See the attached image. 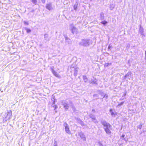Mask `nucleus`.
Instances as JSON below:
<instances>
[{"label":"nucleus","instance_id":"bb28decb","mask_svg":"<svg viewBox=\"0 0 146 146\" xmlns=\"http://www.w3.org/2000/svg\"><path fill=\"white\" fill-rule=\"evenodd\" d=\"M64 107L66 110H67L68 109L69 106H68V104L66 106H64Z\"/></svg>","mask_w":146,"mask_h":146},{"label":"nucleus","instance_id":"e433bc0d","mask_svg":"<svg viewBox=\"0 0 146 146\" xmlns=\"http://www.w3.org/2000/svg\"><path fill=\"white\" fill-rule=\"evenodd\" d=\"M123 140L126 141H127V139L125 138H124Z\"/></svg>","mask_w":146,"mask_h":146},{"label":"nucleus","instance_id":"393cba45","mask_svg":"<svg viewBox=\"0 0 146 146\" xmlns=\"http://www.w3.org/2000/svg\"><path fill=\"white\" fill-rule=\"evenodd\" d=\"M92 121L96 123H98V121L97 120L96 118L93 120H92Z\"/></svg>","mask_w":146,"mask_h":146},{"label":"nucleus","instance_id":"72a5a7b5","mask_svg":"<svg viewBox=\"0 0 146 146\" xmlns=\"http://www.w3.org/2000/svg\"><path fill=\"white\" fill-rule=\"evenodd\" d=\"M24 23L25 24H26V25H28L29 24V23H28V22H27V21H24Z\"/></svg>","mask_w":146,"mask_h":146},{"label":"nucleus","instance_id":"5701e85b","mask_svg":"<svg viewBox=\"0 0 146 146\" xmlns=\"http://www.w3.org/2000/svg\"><path fill=\"white\" fill-rule=\"evenodd\" d=\"M108 98V94H105L103 98H105V99L106 100V99H107Z\"/></svg>","mask_w":146,"mask_h":146},{"label":"nucleus","instance_id":"4c0bfd02","mask_svg":"<svg viewBox=\"0 0 146 146\" xmlns=\"http://www.w3.org/2000/svg\"><path fill=\"white\" fill-rule=\"evenodd\" d=\"M145 60H146V51H145Z\"/></svg>","mask_w":146,"mask_h":146},{"label":"nucleus","instance_id":"a18cd8bd","mask_svg":"<svg viewBox=\"0 0 146 146\" xmlns=\"http://www.w3.org/2000/svg\"><path fill=\"white\" fill-rule=\"evenodd\" d=\"M101 146H103V145H102Z\"/></svg>","mask_w":146,"mask_h":146},{"label":"nucleus","instance_id":"9d476101","mask_svg":"<svg viewBox=\"0 0 146 146\" xmlns=\"http://www.w3.org/2000/svg\"><path fill=\"white\" fill-rule=\"evenodd\" d=\"M52 72L53 74L57 77H59L60 75L59 74H58L55 71H54L52 68L51 69Z\"/></svg>","mask_w":146,"mask_h":146},{"label":"nucleus","instance_id":"9b49d317","mask_svg":"<svg viewBox=\"0 0 146 146\" xmlns=\"http://www.w3.org/2000/svg\"><path fill=\"white\" fill-rule=\"evenodd\" d=\"M89 82L93 84H97V80L96 79H92L91 80L89 81Z\"/></svg>","mask_w":146,"mask_h":146},{"label":"nucleus","instance_id":"a19ab883","mask_svg":"<svg viewBox=\"0 0 146 146\" xmlns=\"http://www.w3.org/2000/svg\"><path fill=\"white\" fill-rule=\"evenodd\" d=\"M73 65H72L71 66V68H74V66H73Z\"/></svg>","mask_w":146,"mask_h":146},{"label":"nucleus","instance_id":"f257e3e1","mask_svg":"<svg viewBox=\"0 0 146 146\" xmlns=\"http://www.w3.org/2000/svg\"><path fill=\"white\" fill-rule=\"evenodd\" d=\"M101 123L104 126V128L106 133L108 135H110L111 133V130L112 129L111 125L105 121H101Z\"/></svg>","mask_w":146,"mask_h":146},{"label":"nucleus","instance_id":"a211bd4d","mask_svg":"<svg viewBox=\"0 0 146 146\" xmlns=\"http://www.w3.org/2000/svg\"><path fill=\"white\" fill-rule=\"evenodd\" d=\"M115 8V5L112 4H110V9L112 10Z\"/></svg>","mask_w":146,"mask_h":146},{"label":"nucleus","instance_id":"f03ea898","mask_svg":"<svg viewBox=\"0 0 146 146\" xmlns=\"http://www.w3.org/2000/svg\"><path fill=\"white\" fill-rule=\"evenodd\" d=\"M91 43V41L89 39H82L80 42L79 44L82 46H86L89 45Z\"/></svg>","mask_w":146,"mask_h":146},{"label":"nucleus","instance_id":"37998d69","mask_svg":"<svg viewBox=\"0 0 146 146\" xmlns=\"http://www.w3.org/2000/svg\"><path fill=\"white\" fill-rule=\"evenodd\" d=\"M97 96V94H95V95H93V96Z\"/></svg>","mask_w":146,"mask_h":146},{"label":"nucleus","instance_id":"c756f323","mask_svg":"<svg viewBox=\"0 0 146 146\" xmlns=\"http://www.w3.org/2000/svg\"><path fill=\"white\" fill-rule=\"evenodd\" d=\"M124 103V102H121L120 104H119L118 105V106H121V105H122Z\"/></svg>","mask_w":146,"mask_h":146},{"label":"nucleus","instance_id":"58836bf2","mask_svg":"<svg viewBox=\"0 0 146 146\" xmlns=\"http://www.w3.org/2000/svg\"><path fill=\"white\" fill-rule=\"evenodd\" d=\"M125 135H124V134H123V135H122V136H121V137H125Z\"/></svg>","mask_w":146,"mask_h":146},{"label":"nucleus","instance_id":"39448f33","mask_svg":"<svg viewBox=\"0 0 146 146\" xmlns=\"http://www.w3.org/2000/svg\"><path fill=\"white\" fill-rule=\"evenodd\" d=\"M63 125L65 127L66 132L68 134H70L71 133V132L69 130L68 125L66 122H64L63 124Z\"/></svg>","mask_w":146,"mask_h":146},{"label":"nucleus","instance_id":"aec40b11","mask_svg":"<svg viewBox=\"0 0 146 146\" xmlns=\"http://www.w3.org/2000/svg\"><path fill=\"white\" fill-rule=\"evenodd\" d=\"M89 117L90 118H92V120H93L96 118L95 116L94 115L92 114H91L89 115Z\"/></svg>","mask_w":146,"mask_h":146},{"label":"nucleus","instance_id":"4468645a","mask_svg":"<svg viewBox=\"0 0 146 146\" xmlns=\"http://www.w3.org/2000/svg\"><path fill=\"white\" fill-rule=\"evenodd\" d=\"M74 76H76L77 74L78 71V68H75L74 69Z\"/></svg>","mask_w":146,"mask_h":146},{"label":"nucleus","instance_id":"dca6fc26","mask_svg":"<svg viewBox=\"0 0 146 146\" xmlns=\"http://www.w3.org/2000/svg\"><path fill=\"white\" fill-rule=\"evenodd\" d=\"M110 113L111 115V116L112 117H115V114L114 113V112L113 111L112 109H110Z\"/></svg>","mask_w":146,"mask_h":146},{"label":"nucleus","instance_id":"0eeeda50","mask_svg":"<svg viewBox=\"0 0 146 146\" xmlns=\"http://www.w3.org/2000/svg\"><path fill=\"white\" fill-rule=\"evenodd\" d=\"M139 32L141 34V35H142L143 36H145V35L144 33L143 29L141 26V25H140V28Z\"/></svg>","mask_w":146,"mask_h":146},{"label":"nucleus","instance_id":"c03bdc74","mask_svg":"<svg viewBox=\"0 0 146 146\" xmlns=\"http://www.w3.org/2000/svg\"><path fill=\"white\" fill-rule=\"evenodd\" d=\"M126 95V93L125 94H124V96H125Z\"/></svg>","mask_w":146,"mask_h":146},{"label":"nucleus","instance_id":"c9c22d12","mask_svg":"<svg viewBox=\"0 0 146 146\" xmlns=\"http://www.w3.org/2000/svg\"><path fill=\"white\" fill-rule=\"evenodd\" d=\"M54 146H57V145L56 142H55L54 143Z\"/></svg>","mask_w":146,"mask_h":146},{"label":"nucleus","instance_id":"b1692460","mask_svg":"<svg viewBox=\"0 0 146 146\" xmlns=\"http://www.w3.org/2000/svg\"><path fill=\"white\" fill-rule=\"evenodd\" d=\"M25 29L26 30L27 32V33H30L31 31V29H29L27 28H25Z\"/></svg>","mask_w":146,"mask_h":146},{"label":"nucleus","instance_id":"4be33fe9","mask_svg":"<svg viewBox=\"0 0 146 146\" xmlns=\"http://www.w3.org/2000/svg\"><path fill=\"white\" fill-rule=\"evenodd\" d=\"M31 1L35 5L37 4V1L36 0H31Z\"/></svg>","mask_w":146,"mask_h":146},{"label":"nucleus","instance_id":"2f4dec72","mask_svg":"<svg viewBox=\"0 0 146 146\" xmlns=\"http://www.w3.org/2000/svg\"><path fill=\"white\" fill-rule=\"evenodd\" d=\"M100 94L102 96H104V93L103 92H100Z\"/></svg>","mask_w":146,"mask_h":146},{"label":"nucleus","instance_id":"1a4fd4ad","mask_svg":"<svg viewBox=\"0 0 146 146\" xmlns=\"http://www.w3.org/2000/svg\"><path fill=\"white\" fill-rule=\"evenodd\" d=\"M79 135L80 137L83 139V141H86V138L85 137V135H84V133L82 132H80L79 133Z\"/></svg>","mask_w":146,"mask_h":146},{"label":"nucleus","instance_id":"7ed1b4c3","mask_svg":"<svg viewBox=\"0 0 146 146\" xmlns=\"http://www.w3.org/2000/svg\"><path fill=\"white\" fill-rule=\"evenodd\" d=\"M70 30L73 34H77L78 33V29L74 26L73 24H72L70 25Z\"/></svg>","mask_w":146,"mask_h":146},{"label":"nucleus","instance_id":"79ce46f5","mask_svg":"<svg viewBox=\"0 0 146 146\" xmlns=\"http://www.w3.org/2000/svg\"><path fill=\"white\" fill-rule=\"evenodd\" d=\"M92 111L94 112H95V111L94 109H93L92 110Z\"/></svg>","mask_w":146,"mask_h":146},{"label":"nucleus","instance_id":"7c9ffc66","mask_svg":"<svg viewBox=\"0 0 146 146\" xmlns=\"http://www.w3.org/2000/svg\"><path fill=\"white\" fill-rule=\"evenodd\" d=\"M112 48V45H111L110 44H109L108 47V48L109 49H111Z\"/></svg>","mask_w":146,"mask_h":146},{"label":"nucleus","instance_id":"f3484780","mask_svg":"<svg viewBox=\"0 0 146 146\" xmlns=\"http://www.w3.org/2000/svg\"><path fill=\"white\" fill-rule=\"evenodd\" d=\"M83 80L85 82H87L88 81V79L86 76H83Z\"/></svg>","mask_w":146,"mask_h":146},{"label":"nucleus","instance_id":"ea45409f","mask_svg":"<svg viewBox=\"0 0 146 146\" xmlns=\"http://www.w3.org/2000/svg\"><path fill=\"white\" fill-rule=\"evenodd\" d=\"M109 63H106L105 64V66H108V64H109Z\"/></svg>","mask_w":146,"mask_h":146},{"label":"nucleus","instance_id":"2eb2a0df","mask_svg":"<svg viewBox=\"0 0 146 146\" xmlns=\"http://www.w3.org/2000/svg\"><path fill=\"white\" fill-rule=\"evenodd\" d=\"M104 14L103 12H101L100 13V18L101 20H103L104 19Z\"/></svg>","mask_w":146,"mask_h":146},{"label":"nucleus","instance_id":"f8f14e48","mask_svg":"<svg viewBox=\"0 0 146 146\" xmlns=\"http://www.w3.org/2000/svg\"><path fill=\"white\" fill-rule=\"evenodd\" d=\"M44 39L46 41H49L50 39V38L49 37L48 35L47 34H45L44 35Z\"/></svg>","mask_w":146,"mask_h":146},{"label":"nucleus","instance_id":"a878e982","mask_svg":"<svg viewBox=\"0 0 146 146\" xmlns=\"http://www.w3.org/2000/svg\"><path fill=\"white\" fill-rule=\"evenodd\" d=\"M107 23V22L105 21H102L101 22V23H102L104 25H106V24Z\"/></svg>","mask_w":146,"mask_h":146},{"label":"nucleus","instance_id":"423d86ee","mask_svg":"<svg viewBox=\"0 0 146 146\" xmlns=\"http://www.w3.org/2000/svg\"><path fill=\"white\" fill-rule=\"evenodd\" d=\"M46 8L49 11L53 9L54 8L52 6L51 3H49L46 5Z\"/></svg>","mask_w":146,"mask_h":146},{"label":"nucleus","instance_id":"cd10ccee","mask_svg":"<svg viewBox=\"0 0 146 146\" xmlns=\"http://www.w3.org/2000/svg\"><path fill=\"white\" fill-rule=\"evenodd\" d=\"M77 4L76 5V4H75L74 5V9L75 10H76V9H77Z\"/></svg>","mask_w":146,"mask_h":146},{"label":"nucleus","instance_id":"20e7f679","mask_svg":"<svg viewBox=\"0 0 146 146\" xmlns=\"http://www.w3.org/2000/svg\"><path fill=\"white\" fill-rule=\"evenodd\" d=\"M12 115V112L10 110L8 111L7 115H6L4 118L3 119V121L5 122L7 121V120L9 119Z\"/></svg>","mask_w":146,"mask_h":146},{"label":"nucleus","instance_id":"6e6552de","mask_svg":"<svg viewBox=\"0 0 146 146\" xmlns=\"http://www.w3.org/2000/svg\"><path fill=\"white\" fill-rule=\"evenodd\" d=\"M65 44L66 45H70L71 44V40L68 37L65 36Z\"/></svg>","mask_w":146,"mask_h":146},{"label":"nucleus","instance_id":"c85d7f7f","mask_svg":"<svg viewBox=\"0 0 146 146\" xmlns=\"http://www.w3.org/2000/svg\"><path fill=\"white\" fill-rule=\"evenodd\" d=\"M142 124H141L139 125L138 126L137 128H139L140 129H141L142 127Z\"/></svg>","mask_w":146,"mask_h":146},{"label":"nucleus","instance_id":"412c9836","mask_svg":"<svg viewBox=\"0 0 146 146\" xmlns=\"http://www.w3.org/2000/svg\"><path fill=\"white\" fill-rule=\"evenodd\" d=\"M78 122L79 123L82 125H84V123L80 119H79L78 120Z\"/></svg>","mask_w":146,"mask_h":146},{"label":"nucleus","instance_id":"6ab92c4d","mask_svg":"<svg viewBox=\"0 0 146 146\" xmlns=\"http://www.w3.org/2000/svg\"><path fill=\"white\" fill-rule=\"evenodd\" d=\"M62 105H63L64 106H66L68 105L67 103L65 101H62Z\"/></svg>","mask_w":146,"mask_h":146},{"label":"nucleus","instance_id":"473e14b6","mask_svg":"<svg viewBox=\"0 0 146 146\" xmlns=\"http://www.w3.org/2000/svg\"><path fill=\"white\" fill-rule=\"evenodd\" d=\"M130 73L129 72H128L127 73L126 75H125V77H127V76H128L130 74Z\"/></svg>","mask_w":146,"mask_h":146},{"label":"nucleus","instance_id":"f704fd0d","mask_svg":"<svg viewBox=\"0 0 146 146\" xmlns=\"http://www.w3.org/2000/svg\"><path fill=\"white\" fill-rule=\"evenodd\" d=\"M43 4H44L45 3V0H41Z\"/></svg>","mask_w":146,"mask_h":146},{"label":"nucleus","instance_id":"ddd939ff","mask_svg":"<svg viewBox=\"0 0 146 146\" xmlns=\"http://www.w3.org/2000/svg\"><path fill=\"white\" fill-rule=\"evenodd\" d=\"M55 102V101L54 100L53 102V104L52 105V106L54 108V110H56L58 108L57 106L56 105L54 104Z\"/></svg>","mask_w":146,"mask_h":146}]
</instances>
